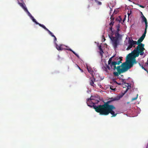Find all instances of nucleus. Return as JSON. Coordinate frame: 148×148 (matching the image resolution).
<instances>
[{
    "mask_svg": "<svg viewBox=\"0 0 148 148\" xmlns=\"http://www.w3.org/2000/svg\"><path fill=\"white\" fill-rule=\"evenodd\" d=\"M90 5H88V8H90Z\"/></svg>",
    "mask_w": 148,
    "mask_h": 148,
    "instance_id": "nucleus-44",
    "label": "nucleus"
},
{
    "mask_svg": "<svg viewBox=\"0 0 148 148\" xmlns=\"http://www.w3.org/2000/svg\"><path fill=\"white\" fill-rule=\"evenodd\" d=\"M104 40H105L106 39L105 38L104 39Z\"/></svg>",
    "mask_w": 148,
    "mask_h": 148,
    "instance_id": "nucleus-46",
    "label": "nucleus"
},
{
    "mask_svg": "<svg viewBox=\"0 0 148 148\" xmlns=\"http://www.w3.org/2000/svg\"><path fill=\"white\" fill-rule=\"evenodd\" d=\"M35 23H36V24L37 25H38L39 23L37 22L36 21H35Z\"/></svg>",
    "mask_w": 148,
    "mask_h": 148,
    "instance_id": "nucleus-42",
    "label": "nucleus"
},
{
    "mask_svg": "<svg viewBox=\"0 0 148 148\" xmlns=\"http://www.w3.org/2000/svg\"><path fill=\"white\" fill-rule=\"evenodd\" d=\"M114 23V22L113 21H112L111 23H110V26H113V24Z\"/></svg>",
    "mask_w": 148,
    "mask_h": 148,
    "instance_id": "nucleus-24",
    "label": "nucleus"
},
{
    "mask_svg": "<svg viewBox=\"0 0 148 148\" xmlns=\"http://www.w3.org/2000/svg\"><path fill=\"white\" fill-rule=\"evenodd\" d=\"M113 87H113V86L112 85H111L110 86V89L111 90H114V91L116 90V88H114Z\"/></svg>",
    "mask_w": 148,
    "mask_h": 148,
    "instance_id": "nucleus-19",
    "label": "nucleus"
},
{
    "mask_svg": "<svg viewBox=\"0 0 148 148\" xmlns=\"http://www.w3.org/2000/svg\"><path fill=\"white\" fill-rule=\"evenodd\" d=\"M95 1L96 3L98 5H100L101 4V3L99 1H98L97 0H95Z\"/></svg>",
    "mask_w": 148,
    "mask_h": 148,
    "instance_id": "nucleus-18",
    "label": "nucleus"
},
{
    "mask_svg": "<svg viewBox=\"0 0 148 148\" xmlns=\"http://www.w3.org/2000/svg\"><path fill=\"white\" fill-rule=\"evenodd\" d=\"M112 26H110V29L111 31H112Z\"/></svg>",
    "mask_w": 148,
    "mask_h": 148,
    "instance_id": "nucleus-30",
    "label": "nucleus"
},
{
    "mask_svg": "<svg viewBox=\"0 0 148 148\" xmlns=\"http://www.w3.org/2000/svg\"><path fill=\"white\" fill-rule=\"evenodd\" d=\"M91 99H87V105L90 107H93L95 111L99 113L100 115H107L110 113H112V110L114 108V106L109 105V101H107L104 103V104L98 106L95 105V103L91 101Z\"/></svg>",
    "mask_w": 148,
    "mask_h": 148,
    "instance_id": "nucleus-2",
    "label": "nucleus"
},
{
    "mask_svg": "<svg viewBox=\"0 0 148 148\" xmlns=\"http://www.w3.org/2000/svg\"><path fill=\"white\" fill-rule=\"evenodd\" d=\"M142 69H144L145 70V71H147V69H145V68H144V67L143 66H142Z\"/></svg>",
    "mask_w": 148,
    "mask_h": 148,
    "instance_id": "nucleus-38",
    "label": "nucleus"
},
{
    "mask_svg": "<svg viewBox=\"0 0 148 148\" xmlns=\"http://www.w3.org/2000/svg\"><path fill=\"white\" fill-rule=\"evenodd\" d=\"M66 49L68 50L72 51L78 58H79V55L76 53H75L74 51L72 50L71 49L69 48L68 49Z\"/></svg>",
    "mask_w": 148,
    "mask_h": 148,
    "instance_id": "nucleus-13",
    "label": "nucleus"
},
{
    "mask_svg": "<svg viewBox=\"0 0 148 148\" xmlns=\"http://www.w3.org/2000/svg\"><path fill=\"white\" fill-rule=\"evenodd\" d=\"M99 49L100 50V51H101V52H102V54H103V53H103V51L102 48H101V46H99Z\"/></svg>",
    "mask_w": 148,
    "mask_h": 148,
    "instance_id": "nucleus-22",
    "label": "nucleus"
},
{
    "mask_svg": "<svg viewBox=\"0 0 148 148\" xmlns=\"http://www.w3.org/2000/svg\"><path fill=\"white\" fill-rule=\"evenodd\" d=\"M38 25H39L40 26V27H42V26H43V25H43L41 24H40V23H39Z\"/></svg>",
    "mask_w": 148,
    "mask_h": 148,
    "instance_id": "nucleus-35",
    "label": "nucleus"
},
{
    "mask_svg": "<svg viewBox=\"0 0 148 148\" xmlns=\"http://www.w3.org/2000/svg\"><path fill=\"white\" fill-rule=\"evenodd\" d=\"M54 37V41L55 42L57 40V38L55 36V37Z\"/></svg>",
    "mask_w": 148,
    "mask_h": 148,
    "instance_id": "nucleus-37",
    "label": "nucleus"
},
{
    "mask_svg": "<svg viewBox=\"0 0 148 148\" xmlns=\"http://www.w3.org/2000/svg\"><path fill=\"white\" fill-rule=\"evenodd\" d=\"M92 75V77H93V78L92 79H91L90 81V84L91 86H94L93 84H94V81L95 80V78L93 77H94L93 75Z\"/></svg>",
    "mask_w": 148,
    "mask_h": 148,
    "instance_id": "nucleus-12",
    "label": "nucleus"
},
{
    "mask_svg": "<svg viewBox=\"0 0 148 148\" xmlns=\"http://www.w3.org/2000/svg\"><path fill=\"white\" fill-rule=\"evenodd\" d=\"M144 45H138L133 51V53L134 56L135 57H138L139 56V54L140 56H143L144 53V51L145 49L144 47Z\"/></svg>",
    "mask_w": 148,
    "mask_h": 148,
    "instance_id": "nucleus-5",
    "label": "nucleus"
},
{
    "mask_svg": "<svg viewBox=\"0 0 148 148\" xmlns=\"http://www.w3.org/2000/svg\"><path fill=\"white\" fill-rule=\"evenodd\" d=\"M128 43L129 45L126 49L127 50H130L132 47H135V45L137 44L136 41H134L132 39H130V38L128 40Z\"/></svg>",
    "mask_w": 148,
    "mask_h": 148,
    "instance_id": "nucleus-6",
    "label": "nucleus"
},
{
    "mask_svg": "<svg viewBox=\"0 0 148 148\" xmlns=\"http://www.w3.org/2000/svg\"><path fill=\"white\" fill-rule=\"evenodd\" d=\"M19 4L25 11H27V8L24 6V5L23 3H19Z\"/></svg>",
    "mask_w": 148,
    "mask_h": 148,
    "instance_id": "nucleus-14",
    "label": "nucleus"
},
{
    "mask_svg": "<svg viewBox=\"0 0 148 148\" xmlns=\"http://www.w3.org/2000/svg\"><path fill=\"white\" fill-rule=\"evenodd\" d=\"M46 30L47 31L48 33H49L50 32V31L47 28V29L45 30Z\"/></svg>",
    "mask_w": 148,
    "mask_h": 148,
    "instance_id": "nucleus-32",
    "label": "nucleus"
},
{
    "mask_svg": "<svg viewBox=\"0 0 148 148\" xmlns=\"http://www.w3.org/2000/svg\"><path fill=\"white\" fill-rule=\"evenodd\" d=\"M104 70H105L106 71H107V69L110 70V67L107 64H106V66H104L103 68Z\"/></svg>",
    "mask_w": 148,
    "mask_h": 148,
    "instance_id": "nucleus-15",
    "label": "nucleus"
},
{
    "mask_svg": "<svg viewBox=\"0 0 148 148\" xmlns=\"http://www.w3.org/2000/svg\"><path fill=\"white\" fill-rule=\"evenodd\" d=\"M42 27L44 29H45V30H46V29H47V28L45 27V26H44V25H43V26Z\"/></svg>",
    "mask_w": 148,
    "mask_h": 148,
    "instance_id": "nucleus-29",
    "label": "nucleus"
},
{
    "mask_svg": "<svg viewBox=\"0 0 148 148\" xmlns=\"http://www.w3.org/2000/svg\"><path fill=\"white\" fill-rule=\"evenodd\" d=\"M50 35H51L52 37H55V36L51 32H50V33H49Z\"/></svg>",
    "mask_w": 148,
    "mask_h": 148,
    "instance_id": "nucleus-27",
    "label": "nucleus"
},
{
    "mask_svg": "<svg viewBox=\"0 0 148 148\" xmlns=\"http://www.w3.org/2000/svg\"><path fill=\"white\" fill-rule=\"evenodd\" d=\"M119 28H117L116 32L115 34V37L109 35V37L112 41V46L115 49L117 48V46L119 44L120 40L122 39V36L119 33Z\"/></svg>",
    "mask_w": 148,
    "mask_h": 148,
    "instance_id": "nucleus-3",
    "label": "nucleus"
},
{
    "mask_svg": "<svg viewBox=\"0 0 148 148\" xmlns=\"http://www.w3.org/2000/svg\"><path fill=\"white\" fill-rule=\"evenodd\" d=\"M31 18H32V19L33 21L35 22V21H36V19L34 18V17L33 16H32V17Z\"/></svg>",
    "mask_w": 148,
    "mask_h": 148,
    "instance_id": "nucleus-25",
    "label": "nucleus"
},
{
    "mask_svg": "<svg viewBox=\"0 0 148 148\" xmlns=\"http://www.w3.org/2000/svg\"><path fill=\"white\" fill-rule=\"evenodd\" d=\"M56 47L57 49L60 51H62L63 50H64L65 49H64L62 46H63V45H58L57 43H56Z\"/></svg>",
    "mask_w": 148,
    "mask_h": 148,
    "instance_id": "nucleus-9",
    "label": "nucleus"
},
{
    "mask_svg": "<svg viewBox=\"0 0 148 148\" xmlns=\"http://www.w3.org/2000/svg\"><path fill=\"white\" fill-rule=\"evenodd\" d=\"M114 75L119 78L121 80V82L123 83L124 84L126 83L125 79L123 78V75Z\"/></svg>",
    "mask_w": 148,
    "mask_h": 148,
    "instance_id": "nucleus-7",
    "label": "nucleus"
},
{
    "mask_svg": "<svg viewBox=\"0 0 148 148\" xmlns=\"http://www.w3.org/2000/svg\"><path fill=\"white\" fill-rule=\"evenodd\" d=\"M147 26H145V30L144 33L142 35V36H143V37H145V36H146V34L147 33Z\"/></svg>",
    "mask_w": 148,
    "mask_h": 148,
    "instance_id": "nucleus-16",
    "label": "nucleus"
},
{
    "mask_svg": "<svg viewBox=\"0 0 148 148\" xmlns=\"http://www.w3.org/2000/svg\"><path fill=\"white\" fill-rule=\"evenodd\" d=\"M145 38V37L142 36L138 39L137 41H136L137 44L138 45H140L141 44L142 45H144V44L141 43V42L143 41Z\"/></svg>",
    "mask_w": 148,
    "mask_h": 148,
    "instance_id": "nucleus-8",
    "label": "nucleus"
},
{
    "mask_svg": "<svg viewBox=\"0 0 148 148\" xmlns=\"http://www.w3.org/2000/svg\"><path fill=\"white\" fill-rule=\"evenodd\" d=\"M122 57L117 58L116 60L119 59L118 61H114L112 62L111 67L114 70L116 69L117 72H114L113 74H121L127 71L129 69L131 68L134 64L136 63L135 59L132 57L131 53L129 54L126 57V61L123 63L121 66H118L116 67V65H119L121 63Z\"/></svg>",
    "mask_w": 148,
    "mask_h": 148,
    "instance_id": "nucleus-1",
    "label": "nucleus"
},
{
    "mask_svg": "<svg viewBox=\"0 0 148 148\" xmlns=\"http://www.w3.org/2000/svg\"><path fill=\"white\" fill-rule=\"evenodd\" d=\"M145 66H148V59H147V62L145 64Z\"/></svg>",
    "mask_w": 148,
    "mask_h": 148,
    "instance_id": "nucleus-28",
    "label": "nucleus"
},
{
    "mask_svg": "<svg viewBox=\"0 0 148 148\" xmlns=\"http://www.w3.org/2000/svg\"><path fill=\"white\" fill-rule=\"evenodd\" d=\"M46 30L47 31L48 33H49L50 32V31L47 28V29L45 30Z\"/></svg>",
    "mask_w": 148,
    "mask_h": 148,
    "instance_id": "nucleus-31",
    "label": "nucleus"
},
{
    "mask_svg": "<svg viewBox=\"0 0 148 148\" xmlns=\"http://www.w3.org/2000/svg\"><path fill=\"white\" fill-rule=\"evenodd\" d=\"M141 14L142 15V21L143 22H144L145 26H147V20L146 18L145 17V16L143 15V14L142 13V12H141Z\"/></svg>",
    "mask_w": 148,
    "mask_h": 148,
    "instance_id": "nucleus-10",
    "label": "nucleus"
},
{
    "mask_svg": "<svg viewBox=\"0 0 148 148\" xmlns=\"http://www.w3.org/2000/svg\"><path fill=\"white\" fill-rule=\"evenodd\" d=\"M114 82H115V83H116V84H118L119 85H120L121 84V83H119V84H118V83H117V82H116V81H115Z\"/></svg>",
    "mask_w": 148,
    "mask_h": 148,
    "instance_id": "nucleus-41",
    "label": "nucleus"
},
{
    "mask_svg": "<svg viewBox=\"0 0 148 148\" xmlns=\"http://www.w3.org/2000/svg\"><path fill=\"white\" fill-rule=\"evenodd\" d=\"M138 5L140 7L143 8H144L145 7L144 6L139 4H138Z\"/></svg>",
    "mask_w": 148,
    "mask_h": 148,
    "instance_id": "nucleus-26",
    "label": "nucleus"
},
{
    "mask_svg": "<svg viewBox=\"0 0 148 148\" xmlns=\"http://www.w3.org/2000/svg\"><path fill=\"white\" fill-rule=\"evenodd\" d=\"M46 30L47 31L48 33H49L50 32V31L47 28V29L45 30Z\"/></svg>",
    "mask_w": 148,
    "mask_h": 148,
    "instance_id": "nucleus-33",
    "label": "nucleus"
},
{
    "mask_svg": "<svg viewBox=\"0 0 148 148\" xmlns=\"http://www.w3.org/2000/svg\"><path fill=\"white\" fill-rule=\"evenodd\" d=\"M127 84L128 85V86H127V88L126 90L124 92V93H122L121 94L119 95L118 96L116 97H115L114 98H111L110 99V100L108 101H110V103H109V105H110L114 106V108L112 110V113H110L112 115L111 116V117H114L116 116L118 114V113H115V112L114 111V110L116 109V108L114 105L112 104V101H114L119 100L121 98L123 97V96L127 92L128 90L130 88L131 86L129 85L128 84Z\"/></svg>",
    "mask_w": 148,
    "mask_h": 148,
    "instance_id": "nucleus-4",
    "label": "nucleus"
},
{
    "mask_svg": "<svg viewBox=\"0 0 148 148\" xmlns=\"http://www.w3.org/2000/svg\"><path fill=\"white\" fill-rule=\"evenodd\" d=\"M138 94H137L136 95V97H133V98H132V100L133 101L136 100L138 98Z\"/></svg>",
    "mask_w": 148,
    "mask_h": 148,
    "instance_id": "nucleus-21",
    "label": "nucleus"
},
{
    "mask_svg": "<svg viewBox=\"0 0 148 148\" xmlns=\"http://www.w3.org/2000/svg\"><path fill=\"white\" fill-rule=\"evenodd\" d=\"M111 20H112V18H111Z\"/></svg>",
    "mask_w": 148,
    "mask_h": 148,
    "instance_id": "nucleus-47",
    "label": "nucleus"
},
{
    "mask_svg": "<svg viewBox=\"0 0 148 148\" xmlns=\"http://www.w3.org/2000/svg\"><path fill=\"white\" fill-rule=\"evenodd\" d=\"M87 69L88 72L90 74H93L94 71L92 68H91L90 67L87 66Z\"/></svg>",
    "mask_w": 148,
    "mask_h": 148,
    "instance_id": "nucleus-11",
    "label": "nucleus"
},
{
    "mask_svg": "<svg viewBox=\"0 0 148 148\" xmlns=\"http://www.w3.org/2000/svg\"><path fill=\"white\" fill-rule=\"evenodd\" d=\"M28 14V15L31 17V18L33 16L31 14L29 13V12L28 11V10H27V11H25Z\"/></svg>",
    "mask_w": 148,
    "mask_h": 148,
    "instance_id": "nucleus-20",
    "label": "nucleus"
},
{
    "mask_svg": "<svg viewBox=\"0 0 148 148\" xmlns=\"http://www.w3.org/2000/svg\"><path fill=\"white\" fill-rule=\"evenodd\" d=\"M132 13V11L131 10L128 11L127 12V14L128 15V16H130V15Z\"/></svg>",
    "mask_w": 148,
    "mask_h": 148,
    "instance_id": "nucleus-23",
    "label": "nucleus"
},
{
    "mask_svg": "<svg viewBox=\"0 0 148 148\" xmlns=\"http://www.w3.org/2000/svg\"><path fill=\"white\" fill-rule=\"evenodd\" d=\"M129 1H131V0H128Z\"/></svg>",
    "mask_w": 148,
    "mask_h": 148,
    "instance_id": "nucleus-45",
    "label": "nucleus"
},
{
    "mask_svg": "<svg viewBox=\"0 0 148 148\" xmlns=\"http://www.w3.org/2000/svg\"><path fill=\"white\" fill-rule=\"evenodd\" d=\"M78 67L79 69L81 71V72H83V70H82V69H81L78 66Z\"/></svg>",
    "mask_w": 148,
    "mask_h": 148,
    "instance_id": "nucleus-39",
    "label": "nucleus"
},
{
    "mask_svg": "<svg viewBox=\"0 0 148 148\" xmlns=\"http://www.w3.org/2000/svg\"><path fill=\"white\" fill-rule=\"evenodd\" d=\"M38 25H39L40 26V27H42V26H43V25H43L41 24H40V23H39Z\"/></svg>",
    "mask_w": 148,
    "mask_h": 148,
    "instance_id": "nucleus-34",
    "label": "nucleus"
},
{
    "mask_svg": "<svg viewBox=\"0 0 148 148\" xmlns=\"http://www.w3.org/2000/svg\"><path fill=\"white\" fill-rule=\"evenodd\" d=\"M114 57V56H112V57L110 58L108 62V65L110 64L111 63H112V58Z\"/></svg>",
    "mask_w": 148,
    "mask_h": 148,
    "instance_id": "nucleus-17",
    "label": "nucleus"
},
{
    "mask_svg": "<svg viewBox=\"0 0 148 148\" xmlns=\"http://www.w3.org/2000/svg\"><path fill=\"white\" fill-rule=\"evenodd\" d=\"M38 25H39L40 26V27H42V26H43V25H43L41 24H40V23H39Z\"/></svg>",
    "mask_w": 148,
    "mask_h": 148,
    "instance_id": "nucleus-36",
    "label": "nucleus"
},
{
    "mask_svg": "<svg viewBox=\"0 0 148 148\" xmlns=\"http://www.w3.org/2000/svg\"><path fill=\"white\" fill-rule=\"evenodd\" d=\"M120 25L119 24L117 26V28H120Z\"/></svg>",
    "mask_w": 148,
    "mask_h": 148,
    "instance_id": "nucleus-40",
    "label": "nucleus"
},
{
    "mask_svg": "<svg viewBox=\"0 0 148 148\" xmlns=\"http://www.w3.org/2000/svg\"><path fill=\"white\" fill-rule=\"evenodd\" d=\"M100 54L102 56V55L103 54H102V52H101V51L100 52Z\"/></svg>",
    "mask_w": 148,
    "mask_h": 148,
    "instance_id": "nucleus-43",
    "label": "nucleus"
}]
</instances>
